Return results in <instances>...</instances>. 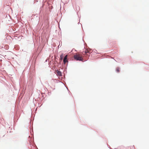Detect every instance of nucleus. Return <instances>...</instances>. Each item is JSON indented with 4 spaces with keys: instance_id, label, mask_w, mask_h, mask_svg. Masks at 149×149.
<instances>
[{
    "instance_id": "nucleus-1",
    "label": "nucleus",
    "mask_w": 149,
    "mask_h": 149,
    "mask_svg": "<svg viewBox=\"0 0 149 149\" xmlns=\"http://www.w3.org/2000/svg\"><path fill=\"white\" fill-rule=\"evenodd\" d=\"M74 59L77 61H82L83 58L81 54L77 53L74 56Z\"/></svg>"
},
{
    "instance_id": "nucleus-2",
    "label": "nucleus",
    "mask_w": 149,
    "mask_h": 149,
    "mask_svg": "<svg viewBox=\"0 0 149 149\" xmlns=\"http://www.w3.org/2000/svg\"><path fill=\"white\" fill-rule=\"evenodd\" d=\"M67 57L68 55H67L65 56L63 59V62H64V64H65L66 63L68 62V61L67 59Z\"/></svg>"
},
{
    "instance_id": "nucleus-3",
    "label": "nucleus",
    "mask_w": 149,
    "mask_h": 149,
    "mask_svg": "<svg viewBox=\"0 0 149 149\" xmlns=\"http://www.w3.org/2000/svg\"><path fill=\"white\" fill-rule=\"evenodd\" d=\"M64 57V54H61V55L60 56V58L59 59V60L60 61H62L63 57Z\"/></svg>"
},
{
    "instance_id": "nucleus-4",
    "label": "nucleus",
    "mask_w": 149,
    "mask_h": 149,
    "mask_svg": "<svg viewBox=\"0 0 149 149\" xmlns=\"http://www.w3.org/2000/svg\"><path fill=\"white\" fill-rule=\"evenodd\" d=\"M56 72L57 73V75H58L60 76H61V73L60 71H59L58 70H57L56 71Z\"/></svg>"
},
{
    "instance_id": "nucleus-5",
    "label": "nucleus",
    "mask_w": 149,
    "mask_h": 149,
    "mask_svg": "<svg viewBox=\"0 0 149 149\" xmlns=\"http://www.w3.org/2000/svg\"><path fill=\"white\" fill-rule=\"evenodd\" d=\"M84 53H83V54L84 55H85L87 53L89 52V51L88 50L86 49L84 52Z\"/></svg>"
},
{
    "instance_id": "nucleus-6",
    "label": "nucleus",
    "mask_w": 149,
    "mask_h": 149,
    "mask_svg": "<svg viewBox=\"0 0 149 149\" xmlns=\"http://www.w3.org/2000/svg\"><path fill=\"white\" fill-rule=\"evenodd\" d=\"M116 71L119 72H120V68L119 67H117L116 68Z\"/></svg>"
},
{
    "instance_id": "nucleus-7",
    "label": "nucleus",
    "mask_w": 149,
    "mask_h": 149,
    "mask_svg": "<svg viewBox=\"0 0 149 149\" xmlns=\"http://www.w3.org/2000/svg\"><path fill=\"white\" fill-rule=\"evenodd\" d=\"M132 149H135L134 147L133 146L132 147Z\"/></svg>"
}]
</instances>
